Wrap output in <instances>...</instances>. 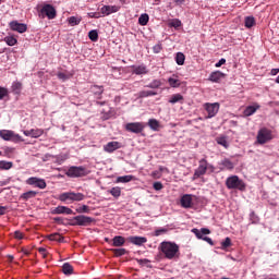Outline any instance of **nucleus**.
Segmentation results:
<instances>
[{"label": "nucleus", "mask_w": 279, "mask_h": 279, "mask_svg": "<svg viewBox=\"0 0 279 279\" xmlns=\"http://www.w3.org/2000/svg\"><path fill=\"white\" fill-rule=\"evenodd\" d=\"M158 252L167 260H178L180 258V246L175 242H161L158 246Z\"/></svg>", "instance_id": "nucleus-1"}, {"label": "nucleus", "mask_w": 279, "mask_h": 279, "mask_svg": "<svg viewBox=\"0 0 279 279\" xmlns=\"http://www.w3.org/2000/svg\"><path fill=\"white\" fill-rule=\"evenodd\" d=\"M206 171H210V173L215 172V166L208 163V160L203 158L198 161V168L194 172V179L206 175Z\"/></svg>", "instance_id": "nucleus-2"}, {"label": "nucleus", "mask_w": 279, "mask_h": 279, "mask_svg": "<svg viewBox=\"0 0 279 279\" xmlns=\"http://www.w3.org/2000/svg\"><path fill=\"white\" fill-rule=\"evenodd\" d=\"M226 186L229 190L236 189L238 191H245V182L236 175L229 177L226 181Z\"/></svg>", "instance_id": "nucleus-3"}, {"label": "nucleus", "mask_w": 279, "mask_h": 279, "mask_svg": "<svg viewBox=\"0 0 279 279\" xmlns=\"http://www.w3.org/2000/svg\"><path fill=\"white\" fill-rule=\"evenodd\" d=\"M274 138V134L271 130L267 128H263L257 133V143L258 145H265V143H269Z\"/></svg>", "instance_id": "nucleus-4"}, {"label": "nucleus", "mask_w": 279, "mask_h": 279, "mask_svg": "<svg viewBox=\"0 0 279 279\" xmlns=\"http://www.w3.org/2000/svg\"><path fill=\"white\" fill-rule=\"evenodd\" d=\"M193 234H195L196 238L201 239L202 241H206L209 245H215L213 242V239L209 236H206V234H210V229L202 228L199 229H192Z\"/></svg>", "instance_id": "nucleus-5"}, {"label": "nucleus", "mask_w": 279, "mask_h": 279, "mask_svg": "<svg viewBox=\"0 0 279 279\" xmlns=\"http://www.w3.org/2000/svg\"><path fill=\"white\" fill-rule=\"evenodd\" d=\"M39 16L40 19H45V16H47V19L49 20L56 19L57 16L56 8H53V5L51 4H45L39 12Z\"/></svg>", "instance_id": "nucleus-6"}, {"label": "nucleus", "mask_w": 279, "mask_h": 279, "mask_svg": "<svg viewBox=\"0 0 279 279\" xmlns=\"http://www.w3.org/2000/svg\"><path fill=\"white\" fill-rule=\"evenodd\" d=\"M198 197L193 194H184L181 197V206L182 208H193L195 202H197Z\"/></svg>", "instance_id": "nucleus-7"}, {"label": "nucleus", "mask_w": 279, "mask_h": 279, "mask_svg": "<svg viewBox=\"0 0 279 279\" xmlns=\"http://www.w3.org/2000/svg\"><path fill=\"white\" fill-rule=\"evenodd\" d=\"M95 221V218L88 216H76L71 220L72 226H90Z\"/></svg>", "instance_id": "nucleus-8"}, {"label": "nucleus", "mask_w": 279, "mask_h": 279, "mask_svg": "<svg viewBox=\"0 0 279 279\" xmlns=\"http://www.w3.org/2000/svg\"><path fill=\"white\" fill-rule=\"evenodd\" d=\"M145 130V123L143 122H131L125 124V131L132 132L133 134H141Z\"/></svg>", "instance_id": "nucleus-9"}, {"label": "nucleus", "mask_w": 279, "mask_h": 279, "mask_svg": "<svg viewBox=\"0 0 279 279\" xmlns=\"http://www.w3.org/2000/svg\"><path fill=\"white\" fill-rule=\"evenodd\" d=\"M204 108L208 114L207 119H213V117H217V112H219V102H206Z\"/></svg>", "instance_id": "nucleus-10"}, {"label": "nucleus", "mask_w": 279, "mask_h": 279, "mask_svg": "<svg viewBox=\"0 0 279 279\" xmlns=\"http://www.w3.org/2000/svg\"><path fill=\"white\" fill-rule=\"evenodd\" d=\"M9 27L12 32H17L19 34H25L27 32V24L19 23V21L10 22Z\"/></svg>", "instance_id": "nucleus-11"}, {"label": "nucleus", "mask_w": 279, "mask_h": 279, "mask_svg": "<svg viewBox=\"0 0 279 279\" xmlns=\"http://www.w3.org/2000/svg\"><path fill=\"white\" fill-rule=\"evenodd\" d=\"M90 171L86 169L85 167H71V177L72 178H84L88 175Z\"/></svg>", "instance_id": "nucleus-12"}, {"label": "nucleus", "mask_w": 279, "mask_h": 279, "mask_svg": "<svg viewBox=\"0 0 279 279\" xmlns=\"http://www.w3.org/2000/svg\"><path fill=\"white\" fill-rule=\"evenodd\" d=\"M26 184L31 186H36L37 189H47V182L44 179H38L36 177H31L27 179Z\"/></svg>", "instance_id": "nucleus-13"}, {"label": "nucleus", "mask_w": 279, "mask_h": 279, "mask_svg": "<svg viewBox=\"0 0 279 279\" xmlns=\"http://www.w3.org/2000/svg\"><path fill=\"white\" fill-rule=\"evenodd\" d=\"M119 10H121V8L118 5H104L100 9V14L101 16H110V14L119 12Z\"/></svg>", "instance_id": "nucleus-14"}, {"label": "nucleus", "mask_w": 279, "mask_h": 279, "mask_svg": "<svg viewBox=\"0 0 279 279\" xmlns=\"http://www.w3.org/2000/svg\"><path fill=\"white\" fill-rule=\"evenodd\" d=\"M24 136H31V138H40L45 131L43 129H32L23 131Z\"/></svg>", "instance_id": "nucleus-15"}, {"label": "nucleus", "mask_w": 279, "mask_h": 279, "mask_svg": "<svg viewBox=\"0 0 279 279\" xmlns=\"http://www.w3.org/2000/svg\"><path fill=\"white\" fill-rule=\"evenodd\" d=\"M131 69H132L133 75H147V73H149L147 65L145 64L132 65Z\"/></svg>", "instance_id": "nucleus-16"}, {"label": "nucleus", "mask_w": 279, "mask_h": 279, "mask_svg": "<svg viewBox=\"0 0 279 279\" xmlns=\"http://www.w3.org/2000/svg\"><path fill=\"white\" fill-rule=\"evenodd\" d=\"M117 149H121V143L119 142H109L104 146V151H107V154H112Z\"/></svg>", "instance_id": "nucleus-17"}, {"label": "nucleus", "mask_w": 279, "mask_h": 279, "mask_svg": "<svg viewBox=\"0 0 279 279\" xmlns=\"http://www.w3.org/2000/svg\"><path fill=\"white\" fill-rule=\"evenodd\" d=\"M51 215H71V209L65 206H58L51 210Z\"/></svg>", "instance_id": "nucleus-18"}, {"label": "nucleus", "mask_w": 279, "mask_h": 279, "mask_svg": "<svg viewBox=\"0 0 279 279\" xmlns=\"http://www.w3.org/2000/svg\"><path fill=\"white\" fill-rule=\"evenodd\" d=\"M260 109V105L254 104L252 106H247L244 110V117H252L256 112V110Z\"/></svg>", "instance_id": "nucleus-19"}, {"label": "nucleus", "mask_w": 279, "mask_h": 279, "mask_svg": "<svg viewBox=\"0 0 279 279\" xmlns=\"http://www.w3.org/2000/svg\"><path fill=\"white\" fill-rule=\"evenodd\" d=\"M226 77V74L222 73L221 71H215L209 75L210 82H221Z\"/></svg>", "instance_id": "nucleus-20"}, {"label": "nucleus", "mask_w": 279, "mask_h": 279, "mask_svg": "<svg viewBox=\"0 0 279 279\" xmlns=\"http://www.w3.org/2000/svg\"><path fill=\"white\" fill-rule=\"evenodd\" d=\"M90 90L95 95L96 99H101V95H104V86L93 85Z\"/></svg>", "instance_id": "nucleus-21"}, {"label": "nucleus", "mask_w": 279, "mask_h": 279, "mask_svg": "<svg viewBox=\"0 0 279 279\" xmlns=\"http://www.w3.org/2000/svg\"><path fill=\"white\" fill-rule=\"evenodd\" d=\"M129 241L133 245H143L147 241V238H145V236H130Z\"/></svg>", "instance_id": "nucleus-22"}, {"label": "nucleus", "mask_w": 279, "mask_h": 279, "mask_svg": "<svg viewBox=\"0 0 279 279\" xmlns=\"http://www.w3.org/2000/svg\"><path fill=\"white\" fill-rule=\"evenodd\" d=\"M112 245L113 247H123V245H125V238L121 235H116L112 239Z\"/></svg>", "instance_id": "nucleus-23"}, {"label": "nucleus", "mask_w": 279, "mask_h": 279, "mask_svg": "<svg viewBox=\"0 0 279 279\" xmlns=\"http://www.w3.org/2000/svg\"><path fill=\"white\" fill-rule=\"evenodd\" d=\"M182 101H184V96L181 94H173L169 99V104H182Z\"/></svg>", "instance_id": "nucleus-24"}, {"label": "nucleus", "mask_w": 279, "mask_h": 279, "mask_svg": "<svg viewBox=\"0 0 279 279\" xmlns=\"http://www.w3.org/2000/svg\"><path fill=\"white\" fill-rule=\"evenodd\" d=\"M36 195H38V192H36V191H28V192L23 193L21 195V199H23L24 202H27V199H34V197H36Z\"/></svg>", "instance_id": "nucleus-25"}, {"label": "nucleus", "mask_w": 279, "mask_h": 279, "mask_svg": "<svg viewBox=\"0 0 279 279\" xmlns=\"http://www.w3.org/2000/svg\"><path fill=\"white\" fill-rule=\"evenodd\" d=\"M168 84L171 86V88H180V86L182 85V82H180L178 77L172 76L168 78Z\"/></svg>", "instance_id": "nucleus-26"}, {"label": "nucleus", "mask_w": 279, "mask_h": 279, "mask_svg": "<svg viewBox=\"0 0 279 279\" xmlns=\"http://www.w3.org/2000/svg\"><path fill=\"white\" fill-rule=\"evenodd\" d=\"M220 166L222 167L220 168L221 171H223V169H229V170L234 169V163L230 161V159H223L222 161H220Z\"/></svg>", "instance_id": "nucleus-27"}, {"label": "nucleus", "mask_w": 279, "mask_h": 279, "mask_svg": "<svg viewBox=\"0 0 279 279\" xmlns=\"http://www.w3.org/2000/svg\"><path fill=\"white\" fill-rule=\"evenodd\" d=\"M12 167H14V163H12V161H5V160L0 161V170L1 171H10V169H12Z\"/></svg>", "instance_id": "nucleus-28"}, {"label": "nucleus", "mask_w": 279, "mask_h": 279, "mask_svg": "<svg viewBox=\"0 0 279 279\" xmlns=\"http://www.w3.org/2000/svg\"><path fill=\"white\" fill-rule=\"evenodd\" d=\"M148 126L150 130H154V132H158V130H160V122L156 119H150L148 120Z\"/></svg>", "instance_id": "nucleus-29"}, {"label": "nucleus", "mask_w": 279, "mask_h": 279, "mask_svg": "<svg viewBox=\"0 0 279 279\" xmlns=\"http://www.w3.org/2000/svg\"><path fill=\"white\" fill-rule=\"evenodd\" d=\"M216 142L218 143V145H221L222 147H225V149H228V147H230L227 136H218L216 138Z\"/></svg>", "instance_id": "nucleus-30"}, {"label": "nucleus", "mask_w": 279, "mask_h": 279, "mask_svg": "<svg viewBox=\"0 0 279 279\" xmlns=\"http://www.w3.org/2000/svg\"><path fill=\"white\" fill-rule=\"evenodd\" d=\"M21 90H23V83L14 82L12 84V92L14 93V95H21Z\"/></svg>", "instance_id": "nucleus-31"}, {"label": "nucleus", "mask_w": 279, "mask_h": 279, "mask_svg": "<svg viewBox=\"0 0 279 279\" xmlns=\"http://www.w3.org/2000/svg\"><path fill=\"white\" fill-rule=\"evenodd\" d=\"M13 132L14 131L2 130L0 131V136L3 141H12Z\"/></svg>", "instance_id": "nucleus-32"}, {"label": "nucleus", "mask_w": 279, "mask_h": 279, "mask_svg": "<svg viewBox=\"0 0 279 279\" xmlns=\"http://www.w3.org/2000/svg\"><path fill=\"white\" fill-rule=\"evenodd\" d=\"M156 95H158V93L154 90H142L138 93V97H141L142 99H144L145 97H154Z\"/></svg>", "instance_id": "nucleus-33"}, {"label": "nucleus", "mask_w": 279, "mask_h": 279, "mask_svg": "<svg viewBox=\"0 0 279 279\" xmlns=\"http://www.w3.org/2000/svg\"><path fill=\"white\" fill-rule=\"evenodd\" d=\"M4 43H7V45L9 47H14V45H16V43H19V40L14 36H7V37H4Z\"/></svg>", "instance_id": "nucleus-34"}, {"label": "nucleus", "mask_w": 279, "mask_h": 279, "mask_svg": "<svg viewBox=\"0 0 279 279\" xmlns=\"http://www.w3.org/2000/svg\"><path fill=\"white\" fill-rule=\"evenodd\" d=\"M186 60V57L182 52H178L175 56V62L179 64V66H182L184 64V61Z\"/></svg>", "instance_id": "nucleus-35"}, {"label": "nucleus", "mask_w": 279, "mask_h": 279, "mask_svg": "<svg viewBox=\"0 0 279 279\" xmlns=\"http://www.w3.org/2000/svg\"><path fill=\"white\" fill-rule=\"evenodd\" d=\"M132 180H134V175L129 174V175L119 177L117 179V182H121V183L125 184L128 182H132Z\"/></svg>", "instance_id": "nucleus-36"}, {"label": "nucleus", "mask_w": 279, "mask_h": 279, "mask_svg": "<svg viewBox=\"0 0 279 279\" xmlns=\"http://www.w3.org/2000/svg\"><path fill=\"white\" fill-rule=\"evenodd\" d=\"M88 38L92 40V43H97V40H99V33L93 29L88 33Z\"/></svg>", "instance_id": "nucleus-37"}, {"label": "nucleus", "mask_w": 279, "mask_h": 279, "mask_svg": "<svg viewBox=\"0 0 279 279\" xmlns=\"http://www.w3.org/2000/svg\"><path fill=\"white\" fill-rule=\"evenodd\" d=\"M162 86V82L160 80H154L148 85H146V88H160Z\"/></svg>", "instance_id": "nucleus-38"}, {"label": "nucleus", "mask_w": 279, "mask_h": 279, "mask_svg": "<svg viewBox=\"0 0 279 279\" xmlns=\"http://www.w3.org/2000/svg\"><path fill=\"white\" fill-rule=\"evenodd\" d=\"M138 23L140 25H147V23H149V15L147 13H144L142 14L140 17H138Z\"/></svg>", "instance_id": "nucleus-39"}, {"label": "nucleus", "mask_w": 279, "mask_h": 279, "mask_svg": "<svg viewBox=\"0 0 279 279\" xmlns=\"http://www.w3.org/2000/svg\"><path fill=\"white\" fill-rule=\"evenodd\" d=\"M254 25H256V20H254L253 16L245 17V27H247L250 29V28L254 27Z\"/></svg>", "instance_id": "nucleus-40"}, {"label": "nucleus", "mask_w": 279, "mask_h": 279, "mask_svg": "<svg viewBox=\"0 0 279 279\" xmlns=\"http://www.w3.org/2000/svg\"><path fill=\"white\" fill-rule=\"evenodd\" d=\"M48 238L50 241H58V243H62V241H64V238L60 235V233H52Z\"/></svg>", "instance_id": "nucleus-41"}, {"label": "nucleus", "mask_w": 279, "mask_h": 279, "mask_svg": "<svg viewBox=\"0 0 279 279\" xmlns=\"http://www.w3.org/2000/svg\"><path fill=\"white\" fill-rule=\"evenodd\" d=\"M84 199V194L82 193H71V201L72 202H82Z\"/></svg>", "instance_id": "nucleus-42"}, {"label": "nucleus", "mask_w": 279, "mask_h": 279, "mask_svg": "<svg viewBox=\"0 0 279 279\" xmlns=\"http://www.w3.org/2000/svg\"><path fill=\"white\" fill-rule=\"evenodd\" d=\"M111 252L114 254V256H125L128 254V250L125 248H112Z\"/></svg>", "instance_id": "nucleus-43"}, {"label": "nucleus", "mask_w": 279, "mask_h": 279, "mask_svg": "<svg viewBox=\"0 0 279 279\" xmlns=\"http://www.w3.org/2000/svg\"><path fill=\"white\" fill-rule=\"evenodd\" d=\"M169 27H174V29H178V27H182V21L178 19H173L169 22Z\"/></svg>", "instance_id": "nucleus-44"}, {"label": "nucleus", "mask_w": 279, "mask_h": 279, "mask_svg": "<svg viewBox=\"0 0 279 279\" xmlns=\"http://www.w3.org/2000/svg\"><path fill=\"white\" fill-rule=\"evenodd\" d=\"M62 274H64L65 276H71V264L70 263H64L62 265Z\"/></svg>", "instance_id": "nucleus-45"}, {"label": "nucleus", "mask_w": 279, "mask_h": 279, "mask_svg": "<svg viewBox=\"0 0 279 279\" xmlns=\"http://www.w3.org/2000/svg\"><path fill=\"white\" fill-rule=\"evenodd\" d=\"M109 193L112 195V197H121V187L116 186L112 187Z\"/></svg>", "instance_id": "nucleus-46"}, {"label": "nucleus", "mask_w": 279, "mask_h": 279, "mask_svg": "<svg viewBox=\"0 0 279 279\" xmlns=\"http://www.w3.org/2000/svg\"><path fill=\"white\" fill-rule=\"evenodd\" d=\"M232 245V240L230 238H226L225 241L221 242V248L228 250Z\"/></svg>", "instance_id": "nucleus-47"}, {"label": "nucleus", "mask_w": 279, "mask_h": 279, "mask_svg": "<svg viewBox=\"0 0 279 279\" xmlns=\"http://www.w3.org/2000/svg\"><path fill=\"white\" fill-rule=\"evenodd\" d=\"M82 23V16H72L71 17V25L74 27L75 25H80Z\"/></svg>", "instance_id": "nucleus-48"}, {"label": "nucleus", "mask_w": 279, "mask_h": 279, "mask_svg": "<svg viewBox=\"0 0 279 279\" xmlns=\"http://www.w3.org/2000/svg\"><path fill=\"white\" fill-rule=\"evenodd\" d=\"M11 141H12L13 143H23V141H25V140H23V137H22L21 135H19V134H16V133L13 132V135H12V137H11Z\"/></svg>", "instance_id": "nucleus-49"}, {"label": "nucleus", "mask_w": 279, "mask_h": 279, "mask_svg": "<svg viewBox=\"0 0 279 279\" xmlns=\"http://www.w3.org/2000/svg\"><path fill=\"white\" fill-rule=\"evenodd\" d=\"M8 95H10V92L8 90V88L0 86V101L4 97H8Z\"/></svg>", "instance_id": "nucleus-50"}, {"label": "nucleus", "mask_w": 279, "mask_h": 279, "mask_svg": "<svg viewBox=\"0 0 279 279\" xmlns=\"http://www.w3.org/2000/svg\"><path fill=\"white\" fill-rule=\"evenodd\" d=\"M76 213H90V208L87 205H82L76 208Z\"/></svg>", "instance_id": "nucleus-51"}, {"label": "nucleus", "mask_w": 279, "mask_h": 279, "mask_svg": "<svg viewBox=\"0 0 279 279\" xmlns=\"http://www.w3.org/2000/svg\"><path fill=\"white\" fill-rule=\"evenodd\" d=\"M60 202H66V199H71V192L62 193L59 196Z\"/></svg>", "instance_id": "nucleus-52"}, {"label": "nucleus", "mask_w": 279, "mask_h": 279, "mask_svg": "<svg viewBox=\"0 0 279 279\" xmlns=\"http://www.w3.org/2000/svg\"><path fill=\"white\" fill-rule=\"evenodd\" d=\"M89 19H101L102 15L100 12H90L88 13Z\"/></svg>", "instance_id": "nucleus-53"}, {"label": "nucleus", "mask_w": 279, "mask_h": 279, "mask_svg": "<svg viewBox=\"0 0 279 279\" xmlns=\"http://www.w3.org/2000/svg\"><path fill=\"white\" fill-rule=\"evenodd\" d=\"M57 76L59 77V80H62V82H65V80H69V75H66L64 72H59Z\"/></svg>", "instance_id": "nucleus-54"}, {"label": "nucleus", "mask_w": 279, "mask_h": 279, "mask_svg": "<svg viewBox=\"0 0 279 279\" xmlns=\"http://www.w3.org/2000/svg\"><path fill=\"white\" fill-rule=\"evenodd\" d=\"M14 154V148L12 147H4V156H10Z\"/></svg>", "instance_id": "nucleus-55"}, {"label": "nucleus", "mask_w": 279, "mask_h": 279, "mask_svg": "<svg viewBox=\"0 0 279 279\" xmlns=\"http://www.w3.org/2000/svg\"><path fill=\"white\" fill-rule=\"evenodd\" d=\"M167 229L161 228V229H157L155 230V236H160V234H166Z\"/></svg>", "instance_id": "nucleus-56"}, {"label": "nucleus", "mask_w": 279, "mask_h": 279, "mask_svg": "<svg viewBox=\"0 0 279 279\" xmlns=\"http://www.w3.org/2000/svg\"><path fill=\"white\" fill-rule=\"evenodd\" d=\"M153 189H155V191H162L163 186L160 182H155Z\"/></svg>", "instance_id": "nucleus-57"}, {"label": "nucleus", "mask_w": 279, "mask_h": 279, "mask_svg": "<svg viewBox=\"0 0 279 279\" xmlns=\"http://www.w3.org/2000/svg\"><path fill=\"white\" fill-rule=\"evenodd\" d=\"M38 253L45 258L47 256V248L45 247H39Z\"/></svg>", "instance_id": "nucleus-58"}, {"label": "nucleus", "mask_w": 279, "mask_h": 279, "mask_svg": "<svg viewBox=\"0 0 279 279\" xmlns=\"http://www.w3.org/2000/svg\"><path fill=\"white\" fill-rule=\"evenodd\" d=\"M14 239H17L19 241H21L23 239V232L15 231L14 232Z\"/></svg>", "instance_id": "nucleus-59"}, {"label": "nucleus", "mask_w": 279, "mask_h": 279, "mask_svg": "<svg viewBox=\"0 0 279 279\" xmlns=\"http://www.w3.org/2000/svg\"><path fill=\"white\" fill-rule=\"evenodd\" d=\"M226 63V59H220L216 64H215V66H216V69H219V66H223V64Z\"/></svg>", "instance_id": "nucleus-60"}, {"label": "nucleus", "mask_w": 279, "mask_h": 279, "mask_svg": "<svg viewBox=\"0 0 279 279\" xmlns=\"http://www.w3.org/2000/svg\"><path fill=\"white\" fill-rule=\"evenodd\" d=\"M112 112L102 113L104 121H108V119H111Z\"/></svg>", "instance_id": "nucleus-61"}, {"label": "nucleus", "mask_w": 279, "mask_h": 279, "mask_svg": "<svg viewBox=\"0 0 279 279\" xmlns=\"http://www.w3.org/2000/svg\"><path fill=\"white\" fill-rule=\"evenodd\" d=\"M8 213V206H0V217Z\"/></svg>", "instance_id": "nucleus-62"}, {"label": "nucleus", "mask_w": 279, "mask_h": 279, "mask_svg": "<svg viewBox=\"0 0 279 279\" xmlns=\"http://www.w3.org/2000/svg\"><path fill=\"white\" fill-rule=\"evenodd\" d=\"M279 74V69H272L270 71V75H278Z\"/></svg>", "instance_id": "nucleus-63"}, {"label": "nucleus", "mask_w": 279, "mask_h": 279, "mask_svg": "<svg viewBox=\"0 0 279 279\" xmlns=\"http://www.w3.org/2000/svg\"><path fill=\"white\" fill-rule=\"evenodd\" d=\"M160 49H161L160 45H157V46L154 47V52L155 53H160Z\"/></svg>", "instance_id": "nucleus-64"}]
</instances>
